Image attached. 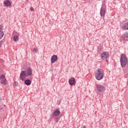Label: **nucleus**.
I'll return each mask as SVG.
<instances>
[{
    "mask_svg": "<svg viewBox=\"0 0 128 128\" xmlns=\"http://www.w3.org/2000/svg\"><path fill=\"white\" fill-rule=\"evenodd\" d=\"M4 32H0V40H2V38L4 37Z\"/></svg>",
    "mask_w": 128,
    "mask_h": 128,
    "instance_id": "nucleus-15",
    "label": "nucleus"
},
{
    "mask_svg": "<svg viewBox=\"0 0 128 128\" xmlns=\"http://www.w3.org/2000/svg\"><path fill=\"white\" fill-rule=\"evenodd\" d=\"M120 62L122 68H126L128 64V57L126 54H120Z\"/></svg>",
    "mask_w": 128,
    "mask_h": 128,
    "instance_id": "nucleus-3",
    "label": "nucleus"
},
{
    "mask_svg": "<svg viewBox=\"0 0 128 128\" xmlns=\"http://www.w3.org/2000/svg\"><path fill=\"white\" fill-rule=\"evenodd\" d=\"M52 116H60V108H57L55 110H54L52 113Z\"/></svg>",
    "mask_w": 128,
    "mask_h": 128,
    "instance_id": "nucleus-7",
    "label": "nucleus"
},
{
    "mask_svg": "<svg viewBox=\"0 0 128 128\" xmlns=\"http://www.w3.org/2000/svg\"><path fill=\"white\" fill-rule=\"evenodd\" d=\"M15 84H16V86H17L18 84H17V85H16V82H15Z\"/></svg>",
    "mask_w": 128,
    "mask_h": 128,
    "instance_id": "nucleus-23",
    "label": "nucleus"
},
{
    "mask_svg": "<svg viewBox=\"0 0 128 128\" xmlns=\"http://www.w3.org/2000/svg\"><path fill=\"white\" fill-rule=\"evenodd\" d=\"M96 88L98 92H104L106 90V88L102 85H96Z\"/></svg>",
    "mask_w": 128,
    "mask_h": 128,
    "instance_id": "nucleus-5",
    "label": "nucleus"
},
{
    "mask_svg": "<svg viewBox=\"0 0 128 128\" xmlns=\"http://www.w3.org/2000/svg\"><path fill=\"white\" fill-rule=\"evenodd\" d=\"M106 60V62H108V60Z\"/></svg>",
    "mask_w": 128,
    "mask_h": 128,
    "instance_id": "nucleus-27",
    "label": "nucleus"
},
{
    "mask_svg": "<svg viewBox=\"0 0 128 128\" xmlns=\"http://www.w3.org/2000/svg\"><path fill=\"white\" fill-rule=\"evenodd\" d=\"M95 78L97 80H100L104 78V70L98 68L94 72Z\"/></svg>",
    "mask_w": 128,
    "mask_h": 128,
    "instance_id": "nucleus-2",
    "label": "nucleus"
},
{
    "mask_svg": "<svg viewBox=\"0 0 128 128\" xmlns=\"http://www.w3.org/2000/svg\"><path fill=\"white\" fill-rule=\"evenodd\" d=\"M2 100V98H0V101H1Z\"/></svg>",
    "mask_w": 128,
    "mask_h": 128,
    "instance_id": "nucleus-24",
    "label": "nucleus"
},
{
    "mask_svg": "<svg viewBox=\"0 0 128 128\" xmlns=\"http://www.w3.org/2000/svg\"><path fill=\"white\" fill-rule=\"evenodd\" d=\"M32 76V68L28 67L26 68L25 70L21 72L20 78L21 80H24V78L28 76Z\"/></svg>",
    "mask_w": 128,
    "mask_h": 128,
    "instance_id": "nucleus-1",
    "label": "nucleus"
},
{
    "mask_svg": "<svg viewBox=\"0 0 128 128\" xmlns=\"http://www.w3.org/2000/svg\"><path fill=\"white\" fill-rule=\"evenodd\" d=\"M4 4L5 6H12V2L9 0H5Z\"/></svg>",
    "mask_w": 128,
    "mask_h": 128,
    "instance_id": "nucleus-11",
    "label": "nucleus"
},
{
    "mask_svg": "<svg viewBox=\"0 0 128 128\" xmlns=\"http://www.w3.org/2000/svg\"><path fill=\"white\" fill-rule=\"evenodd\" d=\"M127 86H128V82H127Z\"/></svg>",
    "mask_w": 128,
    "mask_h": 128,
    "instance_id": "nucleus-25",
    "label": "nucleus"
},
{
    "mask_svg": "<svg viewBox=\"0 0 128 128\" xmlns=\"http://www.w3.org/2000/svg\"><path fill=\"white\" fill-rule=\"evenodd\" d=\"M58 60V56L53 55L51 58V63L54 64Z\"/></svg>",
    "mask_w": 128,
    "mask_h": 128,
    "instance_id": "nucleus-9",
    "label": "nucleus"
},
{
    "mask_svg": "<svg viewBox=\"0 0 128 128\" xmlns=\"http://www.w3.org/2000/svg\"><path fill=\"white\" fill-rule=\"evenodd\" d=\"M81 128H86V126H82Z\"/></svg>",
    "mask_w": 128,
    "mask_h": 128,
    "instance_id": "nucleus-22",
    "label": "nucleus"
},
{
    "mask_svg": "<svg viewBox=\"0 0 128 128\" xmlns=\"http://www.w3.org/2000/svg\"><path fill=\"white\" fill-rule=\"evenodd\" d=\"M0 84H4V86L8 84V80H6V76H4V74L0 75Z\"/></svg>",
    "mask_w": 128,
    "mask_h": 128,
    "instance_id": "nucleus-4",
    "label": "nucleus"
},
{
    "mask_svg": "<svg viewBox=\"0 0 128 128\" xmlns=\"http://www.w3.org/2000/svg\"><path fill=\"white\" fill-rule=\"evenodd\" d=\"M110 56L108 53L106 52H104L101 54V58L102 60H106Z\"/></svg>",
    "mask_w": 128,
    "mask_h": 128,
    "instance_id": "nucleus-6",
    "label": "nucleus"
},
{
    "mask_svg": "<svg viewBox=\"0 0 128 128\" xmlns=\"http://www.w3.org/2000/svg\"><path fill=\"white\" fill-rule=\"evenodd\" d=\"M58 120H60V118H55V122H58Z\"/></svg>",
    "mask_w": 128,
    "mask_h": 128,
    "instance_id": "nucleus-17",
    "label": "nucleus"
},
{
    "mask_svg": "<svg viewBox=\"0 0 128 128\" xmlns=\"http://www.w3.org/2000/svg\"><path fill=\"white\" fill-rule=\"evenodd\" d=\"M4 42L3 40H0V48H2V43Z\"/></svg>",
    "mask_w": 128,
    "mask_h": 128,
    "instance_id": "nucleus-19",
    "label": "nucleus"
},
{
    "mask_svg": "<svg viewBox=\"0 0 128 128\" xmlns=\"http://www.w3.org/2000/svg\"><path fill=\"white\" fill-rule=\"evenodd\" d=\"M33 52H38V49L36 48H33Z\"/></svg>",
    "mask_w": 128,
    "mask_h": 128,
    "instance_id": "nucleus-18",
    "label": "nucleus"
},
{
    "mask_svg": "<svg viewBox=\"0 0 128 128\" xmlns=\"http://www.w3.org/2000/svg\"><path fill=\"white\" fill-rule=\"evenodd\" d=\"M124 38H128V32H126L124 34Z\"/></svg>",
    "mask_w": 128,
    "mask_h": 128,
    "instance_id": "nucleus-16",
    "label": "nucleus"
},
{
    "mask_svg": "<svg viewBox=\"0 0 128 128\" xmlns=\"http://www.w3.org/2000/svg\"><path fill=\"white\" fill-rule=\"evenodd\" d=\"M0 110H2V108H0Z\"/></svg>",
    "mask_w": 128,
    "mask_h": 128,
    "instance_id": "nucleus-26",
    "label": "nucleus"
},
{
    "mask_svg": "<svg viewBox=\"0 0 128 128\" xmlns=\"http://www.w3.org/2000/svg\"><path fill=\"white\" fill-rule=\"evenodd\" d=\"M13 40L14 42H18V36H14L13 38Z\"/></svg>",
    "mask_w": 128,
    "mask_h": 128,
    "instance_id": "nucleus-14",
    "label": "nucleus"
},
{
    "mask_svg": "<svg viewBox=\"0 0 128 128\" xmlns=\"http://www.w3.org/2000/svg\"><path fill=\"white\" fill-rule=\"evenodd\" d=\"M68 82L70 86H74V84H76V78H70L69 79Z\"/></svg>",
    "mask_w": 128,
    "mask_h": 128,
    "instance_id": "nucleus-10",
    "label": "nucleus"
},
{
    "mask_svg": "<svg viewBox=\"0 0 128 128\" xmlns=\"http://www.w3.org/2000/svg\"><path fill=\"white\" fill-rule=\"evenodd\" d=\"M30 12H34V8L30 7Z\"/></svg>",
    "mask_w": 128,
    "mask_h": 128,
    "instance_id": "nucleus-20",
    "label": "nucleus"
},
{
    "mask_svg": "<svg viewBox=\"0 0 128 128\" xmlns=\"http://www.w3.org/2000/svg\"><path fill=\"white\" fill-rule=\"evenodd\" d=\"M0 32H2V26L0 25Z\"/></svg>",
    "mask_w": 128,
    "mask_h": 128,
    "instance_id": "nucleus-21",
    "label": "nucleus"
},
{
    "mask_svg": "<svg viewBox=\"0 0 128 128\" xmlns=\"http://www.w3.org/2000/svg\"><path fill=\"white\" fill-rule=\"evenodd\" d=\"M122 28L124 30H128V22L123 25Z\"/></svg>",
    "mask_w": 128,
    "mask_h": 128,
    "instance_id": "nucleus-12",
    "label": "nucleus"
},
{
    "mask_svg": "<svg viewBox=\"0 0 128 128\" xmlns=\"http://www.w3.org/2000/svg\"><path fill=\"white\" fill-rule=\"evenodd\" d=\"M24 84L26 86H30L32 84V81L28 79H26L24 80Z\"/></svg>",
    "mask_w": 128,
    "mask_h": 128,
    "instance_id": "nucleus-13",
    "label": "nucleus"
},
{
    "mask_svg": "<svg viewBox=\"0 0 128 128\" xmlns=\"http://www.w3.org/2000/svg\"><path fill=\"white\" fill-rule=\"evenodd\" d=\"M4 106H6V105H4Z\"/></svg>",
    "mask_w": 128,
    "mask_h": 128,
    "instance_id": "nucleus-28",
    "label": "nucleus"
},
{
    "mask_svg": "<svg viewBox=\"0 0 128 128\" xmlns=\"http://www.w3.org/2000/svg\"><path fill=\"white\" fill-rule=\"evenodd\" d=\"M100 15L102 16H106V8L102 7L100 10Z\"/></svg>",
    "mask_w": 128,
    "mask_h": 128,
    "instance_id": "nucleus-8",
    "label": "nucleus"
}]
</instances>
